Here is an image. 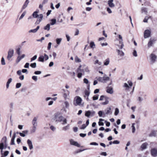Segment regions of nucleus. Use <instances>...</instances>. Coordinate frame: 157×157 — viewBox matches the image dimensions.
I'll return each mask as SVG.
<instances>
[{"mask_svg": "<svg viewBox=\"0 0 157 157\" xmlns=\"http://www.w3.org/2000/svg\"><path fill=\"white\" fill-rule=\"evenodd\" d=\"M39 12L38 10H36V11H34L32 15L33 17L34 18H38L36 22V24H39L42 21L43 17V15L42 14H38Z\"/></svg>", "mask_w": 157, "mask_h": 157, "instance_id": "1", "label": "nucleus"}, {"mask_svg": "<svg viewBox=\"0 0 157 157\" xmlns=\"http://www.w3.org/2000/svg\"><path fill=\"white\" fill-rule=\"evenodd\" d=\"M63 117L60 113H57L54 114L53 119L57 122H61L63 121Z\"/></svg>", "mask_w": 157, "mask_h": 157, "instance_id": "2", "label": "nucleus"}, {"mask_svg": "<svg viewBox=\"0 0 157 157\" xmlns=\"http://www.w3.org/2000/svg\"><path fill=\"white\" fill-rule=\"evenodd\" d=\"M132 83L131 81H128V83H125L124 84L123 87L125 88L126 91L129 90V89L132 86Z\"/></svg>", "mask_w": 157, "mask_h": 157, "instance_id": "3", "label": "nucleus"}, {"mask_svg": "<svg viewBox=\"0 0 157 157\" xmlns=\"http://www.w3.org/2000/svg\"><path fill=\"white\" fill-rule=\"evenodd\" d=\"M14 50L12 49H10L8 52V55L7 57V59L9 60H11V58L13 56Z\"/></svg>", "mask_w": 157, "mask_h": 157, "instance_id": "4", "label": "nucleus"}, {"mask_svg": "<svg viewBox=\"0 0 157 157\" xmlns=\"http://www.w3.org/2000/svg\"><path fill=\"white\" fill-rule=\"evenodd\" d=\"M150 152L151 154L152 157H157V147L151 148Z\"/></svg>", "mask_w": 157, "mask_h": 157, "instance_id": "5", "label": "nucleus"}, {"mask_svg": "<svg viewBox=\"0 0 157 157\" xmlns=\"http://www.w3.org/2000/svg\"><path fill=\"white\" fill-rule=\"evenodd\" d=\"M151 32L149 30H146L144 32V37L145 38H148L150 36Z\"/></svg>", "mask_w": 157, "mask_h": 157, "instance_id": "6", "label": "nucleus"}, {"mask_svg": "<svg viewBox=\"0 0 157 157\" xmlns=\"http://www.w3.org/2000/svg\"><path fill=\"white\" fill-rule=\"evenodd\" d=\"M70 141L71 145L75 146L78 147H81L80 145L77 142L74 141L72 139L70 140Z\"/></svg>", "mask_w": 157, "mask_h": 157, "instance_id": "7", "label": "nucleus"}, {"mask_svg": "<svg viewBox=\"0 0 157 157\" xmlns=\"http://www.w3.org/2000/svg\"><path fill=\"white\" fill-rule=\"evenodd\" d=\"M76 104H75V105H80L81 102L82 101L81 98L77 96L76 99Z\"/></svg>", "mask_w": 157, "mask_h": 157, "instance_id": "8", "label": "nucleus"}, {"mask_svg": "<svg viewBox=\"0 0 157 157\" xmlns=\"http://www.w3.org/2000/svg\"><path fill=\"white\" fill-rule=\"evenodd\" d=\"M155 40L154 39H151L147 44L148 47L150 48L155 43Z\"/></svg>", "mask_w": 157, "mask_h": 157, "instance_id": "9", "label": "nucleus"}, {"mask_svg": "<svg viewBox=\"0 0 157 157\" xmlns=\"http://www.w3.org/2000/svg\"><path fill=\"white\" fill-rule=\"evenodd\" d=\"M27 142L29 149L30 150L33 149V146L31 141L29 139H28L27 140Z\"/></svg>", "mask_w": 157, "mask_h": 157, "instance_id": "10", "label": "nucleus"}, {"mask_svg": "<svg viewBox=\"0 0 157 157\" xmlns=\"http://www.w3.org/2000/svg\"><path fill=\"white\" fill-rule=\"evenodd\" d=\"M29 3V0H26L21 8V10L25 9Z\"/></svg>", "mask_w": 157, "mask_h": 157, "instance_id": "11", "label": "nucleus"}, {"mask_svg": "<svg viewBox=\"0 0 157 157\" xmlns=\"http://www.w3.org/2000/svg\"><path fill=\"white\" fill-rule=\"evenodd\" d=\"M119 38L120 40H119V43L121 44L120 48L121 49H122L124 46V44L122 42V36L120 35H119Z\"/></svg>", "mask_w": 157, "mask_h": 157, "instance_id": "12", "label": "nucleus"}, {"mask_svg": "<svg viewBox=\"0 0 157 157\" xmlns=\"http://www.w3.org/2000/svg\"><path fill=\"white\" fill-rule=\"evenodd\" d=\"M25 56V55L24 54H22L21 56H18L16 60V62L17 63H18L20 60L23 58H24Z\"/></svg>", "mask_w": 157, "mask_h": 157, "instance_id": "13", "label": "nucleus"}, {"mask_svg": "<svg viewBox=\"0 0 157 157\" xmlns=\"http://www.w3.org/2000/svg\"><path fill=\"white\" fill-rule=\"evenodd\" d=\"M152 63H154L156 59V56L153 54H152L150 55Z\"/></svg>", "mask_w": 157, "mask_h": 157, "instance_id": "14", "label": "nucleus"}, {"mask_svg": "<svg viewBox=\"0 0 157 157\" xmlns=\"http://www.w3.org/2000/svg\"><path fill=\"white\" fill-rule=\"evenodd\" d=\"M70 91L67 93H63V96L65 99L66 100L69 98V97Z\"/></svg>", "mask_w": 157, "mask_h": 157, "instance_id": "15", "label": "nucleus"}, {"mask_svg": "<svg viewBox=\"0 0 157 157\" xmlns=\"http://www.w3.org/2000/svg\"><path fill=\"white\" fill-rule=\"evenodd\" d=\"M16 137V133H14L13 135L11 140V145H13L15 144L14 140Z\"/></svg>", "mask_w": 157, "mask_h": 157, "instance_id": "16", "label": "nucleus"}, {"mask_svg": "<svg viewBox=\"0 0 157 157\" xmlns=\"http://www.w3.org/2000/svg\"><path fill=\"white\" fill-rule=\"evenodd\" d=\"M148 145V144L147 142H145L141 146V150L143 151L146 149L147 148V146Z\"/></svg>", "mask_w": 157, "mask_h": 157, "instance_id": "17", "label": "nucleus"}, {"mask_svg": "<svg viewBox=\"0 0 157 157\" xmlns=\"http://www.w3.org/2000/svg\"><path fill=\"white\" fill-rule=\"evenodd\" d=\"M37 120V118L36 117H35L34 118L32 121L33 126L37 127V122H36Z\"/></svg>", "mask_w": 157, "mask_h": 157, "instance_id": "18", "label": "nucleus"}, {"mask_svg": "<svg viewBox=\"0 0 157 157\" xmlns=\"http://www.w3.org/2000/svg\"><path fill=\"white\" fill-rule=\"evenodd\" d=\"M78 75L77 76L78 78H81L82 77V69H77Z\"/></svg>", "mask_w": 157, "mask_h": 157, "instance_id": "19", "label": "nucleus"}, {"mask_svg": "<svg viewBox=\"0 0 157 157\" xmlns=\"http://www.w3.org/2000/svg\"><path fill=\"white\" fill-rule=\"evenodd\" d=\"M113 0H109L108 2V4L109 6L112 8L113 7L115 6V5L113 3Z\"/></svg>", "mask_w": 157, "mask_h": 157, "instance_id": "20", "label": "nucleus"}, {"mask_svg": "<svg viewBox=\"0 0 157 157\" xmlns=\"http://www.w3.org/2000/svg\"><path fill=\"white\" fill-rule=\"evenodd\" d=\"M118 55L121 56H123L124 55V53L122 51L118 49H117L116 50Z\"/></svg>", "mask_w": 157, "mask_h": 157, "instance_id": "21", "label": "nucleus"}, {"mask_svg": "<svg viewBox=\"0 0 157 157\" xmlns=\"http://www.w3.org/2000/svg\"><path fill=\"white\" fill-rule=\"evenodd\" d=\"M39 28H40V26H37L36 29L29 30V33H35L37 31V30L39 29Z\"/></svg>", "mask_w": 157, "mask_h": 157, "instance_id": "22", "label": "nucleus"}, {"mask_svg": "<svg viewBox=\"0 0 157 157\" xmlns=\"http://www.w3.org/2000/svg\"><path fill=\"white\" fill-rule=\"evenodd\" d=\"M156 131H153L151 132L149 136L150 137H155L156 135Z\"/></svg>", "mask_w": 157, "mask_h": 157, "instance_id": "23", "label": "nucleus"}, {"mask_svg": "<svg viewBox=\"0 0 157 157\" xmlns=\"http://www.w3.org/2000/svg\"><path fill=\"white\" fill-rule=\"evenodd\" d=\"M82 73H84L85 72L89 73L90 70H89V68L87 66H85L83 69H82Z\"/></svg>", "mask_w": 157, "mask_h": 157, "instance_id": "24", "label": "nucleus"}, {"mask_svg": "<svg viewBox=\"0 0 157 157\" xmlns=\"http://www.w3.org/2000/svg\"><path fill=\"white\" fill-rule=\"evenodd\" d=\"M111 108L109 107L106 109L105 110V113H104V114H109L111 112Z\"/></svg>", "mask_w": 157, "mask_h": 157, "instance_id": "25", "label": "nucleus"}, {"mask_svg": "<svg viewBox=\"0 0 157 157\" xmlns=\"http://www.w3.org/2000/svg\"><path fill=\"white\" fill-rule=\"evenodd\" d=\"M36 127L33 126L30 129V132L31 134L35 132L36 131Z\"/></svg>", "mask_w": 157, "mask_h": 157, "instance_id": "26", "label": "nucleus"}, {"mask_svg": "<svg viewBox=\"0 0 157 157\" xmlns=\"http://www.w3.org/2000/svg\"><path fill=\"white\" fill-rule=\"evenodd\" d=\"M12 79L11 78H10L8 80L6 85V87L7 88H8L9 86V84L12 81Z\"/></svg>", "mask_w": 157, "mask_h": 157, "instance_id": "27", "label": "nucleus"}, {"mask_svg": "<svg viewBox=\"0 0 157 157\" xmlns=\"http://www.w3.org/2000/svg\"><path fill=\"white\" fill-rule=\"evenodd\" d=\"M106 92L108 93L112 94L113 93L112 88L110 87L108 88L106 90Z\"/></svg>", "mask_w": 157, "mask_h": 157, "instance_id": "28", "label": "nucleus"}, {"mask_svg": "<svg viewBox=\"0 0 157 157\" xmlns=\"http://www.w3.org/2000/svg\"><path fill=\"white\" fill-rule=\"evenodd\" d=\"M44 57L43 56H41L38 58V61L40 62H43L44 61Z\"/></svg>", "mask_w": 157, "mask_h": 157, "instance_id": "29", "label": "nucleus"}, {"mask_svg": "<svg viewBox=\"0 0 157 157\" xmlns=\"http://www.w3.org/2000/svg\"><path fill=\"white\" fill-rule=\"evenodd\" d=\"M50 24H48L47 25L44 27V29L45 30H47V31L49 30L50 29Z\"/></svg>", "mask_w": 157, "mask_h": 157, "instance_id": "30", "label": "nucleus"}, {"mask_svg": "<svg viewBox=\"0 0 157 157\" xmlns=\"http://www.w3.org/2000/svg\"><path fill=\"white\" fill-rule=\"evenodd\" d=\"M75 61L76 63H80L81 62V60L77 56H76L75 58Z\"/></svg>", "mask_w": 157, "mask_h": 157, "instance_id": "31", "label": "nucleus"}, {"mask_svg": "<svg viewBox=\"0 0 157 157\" xmlns=\"http://www.w3.org/2000/svg\"><path fill=\"white\" fill-rule=\"evenodd\" d=\"M103 78L104 82H105L106 81L109 80V77L105 75H104Z\"/></svg>", "mask_w": 157, "mask_h": 157, "instance_id": "32", "label": "nucleus"}, {"mask_svg": "<svg viewBox=\"0 0 157 157\" xmlns=\"http://www.w3.org/2000/svg\"><path fill=\"white\" fill-rule=\"evenodd\" d=\"M142 13L144 12L146 14L147 13V9L146 8L143 7L141 8Z\"/></svg>", "mask_w": 157, "mask_h": 157, "instance_id": "33", "label": "nucleus"}, {"mask_svg": "<svg viewBox=\"0 0 157 157\" xmlns=\"http://www.w3.org/2000/svg\"><path fill=\"white\" fill-rule=\"evenodd\" d=\"M110 60L109 58H107L105 61L104 62V65L105 66L108 65L109 63Z\"/></svg>", "mask_w": 157, "mask_h": 157, "instance_id": "34", "label": "nucleus"}, {"mask_svg": "<svg viewBox=\"0 0 157 157\" xmlns=\"http://www.w3.org/2000/svg\"><path fill=\"white\" fill-rule=\"evenodd\" d=\"M51 22L50 23V24L51 25H53L56 24V20L55 19H52L51 20Z\"/></svg>", "mask_w": 157, "mask_h": 157, "instance_id": "35", "label": "nucleus"}, {"mask_svg": "<svg viewBox=\"0 0 157 157\" xmlns=\"http://www.w3.org/2000/svg\"><path fill=\"white\" fill-rule=\"evenodd\" d=\"M94 63L95 65L98 64L99 65H101L102 63L99 62L98 60H96L94 61Z\"/></svg>", "mask_w": 157, "mask_h": 157, "instance_id": "36", "label": "nucleus"}, {"mask_svg": "<svg viewBox=\"0 0 157 157\" xmlns=\"http://www.w3.org/2000/svg\"><path fill=\"white\" fill-rule=\"evenodd\" d=\"M14 103L13 102H11L10 104V111L11 112L13 109Z\"/></svg>", "mask_w": 157, "mask_h": 157, "instance_id": "37", "label": "nucleus"}, {"mask_svg": "<svg viewBox=\"0 0 157 157\" xmlns=\"http://www.w3.org/2000/svg\"><path fill=\"white\" fill-rule=\"evenodd\" d=\"M95 45L94 42L93 41L90 42V46L91 48H95Z\"/></svg>", "mask_w": 157, "mask_h": 157, "instance_id": "38", "label": "nucleus"}, {"mask_svg": "<svg viewBox=\"0 0 157 157\" xmlns=\"http://www.w3.org/2000/svg\"><path fill=\"white\" fill-rule=\"evenodd\" d=\"M91 112L90 111H87L86 112L85 115L87 117H89L91 115Z\"/></svg>", "mask_w": 157, "mask_h": 157, "instance_id": "39", "label": "nucleus"}, {"mask_svg": "<svg viewBox=\"0 0 157 157\" xmlns=\"http://www.w3.org/2000/svg\"><path fill=\"white\" fill-rule=\"evenodd\" d=\"M62 40L61 38H57L56 40V42L57 44L59 45L60 44Z\"/></svg>", "mask_w": 157, "mask_h": 157, "instance_id": "40", "label": "nucleus"}, {"mask_svg": "<svg viewBox=\"0 0 157 157\" xmlns=\"http://www.w3.org/2000/svg\"><path fill=\"white\" fill-rule=\"evenodd\" d=\"M104 120L102 119H99V121L98 122L99 125L100 126H103L104 125V123L102 122H100L101 121H103Z\"/></svg>", "mask_w": 157, "mask_h": 157, "instance_id": "41", "label": "nucleus"}, {"mask_svg": "<svg viewBox=\"0 0 157 157\" xmlns=\"http://www.w3.org/2000/svg\"><path fill=\"white\" fill-rule=\"evenodd\" d=\"M69 125L68 124L67 126L63 127L62 128V129L63 130L65 131L67 130H68L69 129Z\"/></svg>", "mask_w": 157, "mask_h": 157, "instance_id": "42", "label": "nucleus"}, {"mask_svg": "<svg viewBox=\"0 0 157 157\" xmlns=\"http://www.w3.org/2000/svg\"><path fill=\"white\" fill-rule=\"evenodd\" d=\"M62 122L61 124H63V125L67 124V120L64 117H63V121H62V122Z\"/></svg>", "mask_w": 157, "mask_h": 157, "instance_id": "43", "label": "nucleus"}, {"mask_svg": "<svg viewBox=\"0 0 157 157\" xmlns=\"http://www.w3.org/2000/svg\"><path fill=\"white\" fill-rule=\"evenodd\" d=\"M4 148V144L3 143H1L0 144V149L1 150V152H2V150Z\"/></svg>", "mask_w": 157, "mask_h": 157, "instance_id": "44", "label": "nucleus"}, {"mask_svg": "<svg viewBox=\"0 0 157 157\" xmlns=\"http://www.w3.org/2000/svg\"><path fill=\"white\" fill-rule=\"evenodd\" d=\"M26 12L25 11H24L23 12V13L22 14L21 16L20 17L19 19L21 20L23 18L24 16L26 14Z\"/></svg>", "mask_w": 157, "mask_h": 157, "instance_id": "45", "label": "nucleus"}, {"mask_svg": "<svg viewBox=\"0 0 157 157\" xmlns=\"http://www.w3.org/2000/svg\"><path fill=\"white\" fill-rule=\"evenodd\" d=\"M85 97H86V96H87V97H88L89 96V94H90V92L89 91L87 90H86L85 91Z\"/></svg>", "mask_w": 157, "mask_h": 157, "instance_id": "46", "label": "nucleus"}, {"mask_svg": "<svg viewBox=\"0 0 157 157\" xmlns=\"http://www.w3.org/2000/svg\"><path fill=\"white\" fill-rule=\"evenodd\" d=\"M36 63H32L30 64V66L33 68H35L36 67Z\"/></svg>", "mask_w": 157, "mask_h": 157, "instance_id": "47", "label": "nucleus"}, {"mask_svg": "<svg viewBox=\"0 0 157 157\" xmlns=\"http://www.w3.org/2000/svg\"><path fill=\"white\" fill-rule=\"evenodd\" d=\"M135 123H132V132L134 133L135 132V128L134 126Z\"/></svg>", "mask_w": 157, "mask_h": 157, "instance_id": "48", "label": "nucleus"}, {"mask_svg": "<svg viewBox=\"0 0 157 157\" xmlns=\"http://www.w3.org/2000/svg\"><path fill=\"white\" fill-rule=\"evenodd\" d=\"M97 80L101 82H104V81H103V77H99L97 78Z\"/></svg>", "mask_w": 157, "mask_h": 157, "instance_id": "49", "label": "nucleus"}, {"mask_svg": "<svg viewBox=\"0 0 157 157\" xmlns=\"http://www.w3.org/2000/svg\"><path fill=\"white\" fill-rule=\"evenodd\" d=\"M21 48L19 47L16 49V53L19 56L20 55Z\"/></svg>", "mask_w": 157, "mask_h": 157, "instance_id": "50", "label": "nucleus"}, {"mask_svg": "<svg viewBox=\"0 0 157 157\" xmlns=\"http://www.w3.org/2000/svg\"><path fill=\"white\" fill-rule=\"evenodd\" d=\"M119 113V109L117 108H116L115 110V112L114 113V114L115 115H117Z\"/></svg>", "mask_w": 157, "mask_h": 157, "instance_id": "51", "label": "nucleus"}, {"mask_svg": "<svg viewBox=\"0 0 157 157\" xmlns=\"http://www.w3.org/2000/svg\"><path fill=\"white\" fill-rule=\"evenodd\" d=\"M1 64L2 65H5L6 64L4 59L3 57L1 59Z\"/></svg>", "mask_w": 157, "mask_h": 157, "instance_id": "52", "label": "nucleus"}, {"mask_svg": "<svg viewBox=\"0 0 157 157\" xmlns=\"http://www.w3.org/2000/svg\"><path fill=\"white\" fill-rule=\"evenodd\" d=\"M32 79L35 81L36 82L37 80V77L36 76H33L32 77Z\"/></svg>", "mask_w": 157, "mask_h": 157, "instance_id": "53", "label": "nucleus"}, {"mask_svg": "<svg viewBox=\"0 0 157 157\" xmlns=\"http://www.w3.org/2000/svg\"><path fill=\"white\" fill-rule=\"evenodd\" d=\"M37 56L36 55H35L31 59V62H32L33 61L36 59L37 58Z\"/></svg>", "mask_w": 157, "mask_h": 157, "instance_id": "54", "label": "nucleus"}, {"mask_svg": "<svg viewBox=\"0 0 157 157\" xmlns=\"http://www.w3.org/2000/svg\"><path fill=\"white\" fill-rule=\"evenodd\" d=\"M106 97L104 95H101V96L99 100V101L103 100L104 98L106 99Z\"/></svg>", "mask_w": 157, "mask_h": 157, "instance_id": "55", "label": "nucleus"}, {"mask_svg": "<svg viewBox=\"0 0 157 157\" xmlns=\"http://www.w3.org/2000/svg\"><path fill=\"white\" fill-rule=\"evenodd\" d=\"M149 18V17L147 16H146L144 20L143 21L144 22H147V21Z\"/></svg>", "mask_w": 157, "mask_h": 157, "instance_id": "56", "label": "nucleus"}, {"mask_svg": "<svg viewBox=\"0 0 157 157\" xmlns=\"http://www.w3.org/2000/svg\"><path fill=\"white\" fill-rule=\"evenodd\" d=\"M132 54L133 56L135 57H137V52L135 50L133 51Z\"/></svg>", "mask_w": 157, "mask_h": 157, "instance_id": "57", "label": "nucleus"}, {"mask_svg": "<svg viewBox=\"0 0 157 157\" xmlns=\"http://www.w3.org/2000/svg\"><path fill=\"white\" fill-rule=\"evenodd\" d=\"M98 98V95H96L93 97V100H97Z\"/></svg>", "mask_w": 157, "mask_h": 157, "instance_id": "58", "label": "nucleus"}, {"mask_svg": "<svg viewBox=\"0 0 157 157\" xmlns=\"http://www.w3.org/2000/svg\"><path fill=\"white\" fill-rule=\"evenodd\" d=\"M109 103V101L106 99L105 101V102L102 103L101 104L103 105H105L108 104Z\"/></svg>", "mask_w": 157, "mask_h": 157, "instance_id": "59", "label": "nucleus"}, {"mask_svg": "<svg viewBox=\"0 0 157 157\" xmlns=\"http://www.w3.org/2000/svg\"><path fill=\"white\" fill-rule=\"evenodd\" d=\"M21 84L20 83H17L16 86V88H20L21 86Z\"/></svg>", "mask_w": 157, "mask_h": 157, "instance_id": "60", "label": "nucleus"}, {"mask_svg": "<svg viewBox=\"0 0 157 157\" xmlns=\"http://www.w3.org/2000/svg\"><path fill=\"white\" fill-rule=\"evenodd\" d=\"M29 63H26L24 66V67L25 68H29Z\"/></svg>", "mask_w": 157, "mask_h": 157, "instance_id": "61", "label": "nucleus"}, {"mask_svg": "<svg viewBox=\"0 0 157 157\" xmlns=\"http://www.w3.org/2000/svg\"><path fill=\"white\" fill-rule=\"evenodd\" d=\"M6 136H4L2 138V142H4L5 143H6Z\"/></svg>", "mask_w": 157, "mask_h": 157, "instance_id": "62", "label": "nucleus"}, {"mask_svg": "<svg viewBox=\"0 0 157 157\" xmlns=\"http://www.w3.org/2000/svg\"><path fill=\"white\" fill-rule=\"evenodd\" d=\"M52 45V43L51 42H49L48 44V50H49L51 48V46Z\"/></svg>", "mask_w": 157, "mask_h": 157, "instance_id": "63", "label": "nucleus"}, {"mask_svg": "<svg viewBox=\"0 0 157 157\" xmlns=\"http://www.w3.org/2000/svg\"><path fill=\"white\" fill-rule=\"evenodd\" d=\"M9 152L8 151H5L3 154L4 156L6 157V156L7 155H8V154H9Z\"/></svg>", "mask_w": 157, "mask_h": 157, "instance_id": "64", "label": "nucleus"}]
</instances>
